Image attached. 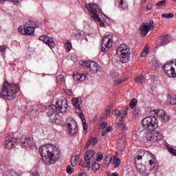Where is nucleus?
Here are the masks:
<instances>
[{"label":"nucleus","instance_id":"nucleus-1","mask_svg":"<svg viewBox=\"0 0 176 176\" xmlns=\"http://www.w3.org/2000/svg\"><path fill=\"white\" fill-rule=\"evenodd\" d=\"M38 151L43 162L46 164H54L61 156L60 149L53 144L42 146Z\"/></svg>","mask_w":176,"mask_h":176},{"label":"nucleus","instance_id":"nucleus-2","mask_svg":"<svg viewBox=\"0 0 176 176\" xmlns=\"http://www.w3.org/2000/svg\"><path fill=\"white\" fill-rule=\"evenodd\" d=\"M19 91H20V88L17 87V85L6 81L0 88V97L3 100H14Z\"/></svg>","mask_w":176,"mask_h":176},{"label":"nucleus","instance_id":"nucleus-3","mask_svg":"<svg viewBox=\"0 0 176 176\" xmlns=\"http://www.w3.org/2000/svg\"><path fill=\"white\" fill-rule=\"evenodd\" d=\"M116 53L120 56V60L122 64L129 63L130 60V56H131V52L130 51V47L126 44H121L117 47Z\"/></svg>","mask_w":176,"mask_h":176},{"label":"nucleus","instance_id":"nucleus-4","mask_svg":"<svg viewBox=\"0 0 176 176\" xmlns=\"http://www.w3.org/2000/svg\"><path fill=\"white\" fill-rule=\"evenodd\" d=\"M35 28H38V24L35 21H29L26 23V24L23 28L20 26L18 29L19 34L22 35H34L35 32Z\"/></svg>","mask_w":176,"mask_h":176},{"label":"nucleus","instance_id":"nucleus-5","mask_svg":"<svg viewBox=\"0 0 176 176\" xmlns=\"http://www.w3.org/2000/svg\"><path fill=\"white\" fill-rule=\"evenodd\" d=\"M144 129H147L148 131H155L159 127V122L155 116H149L145 118L142 122Z\"/></svg>","mask_w":176,"mask_h":176},{"label":"nucleus","instance_id":"nucleus-6","mask_svg":"<svg viewBox=\"0 0 176 176\" xmlns=\"http://www.w3.org/2000/svg\"><path fill=\"white\" fill-rule=\"evenodd\" d=\"M87 9L89 10L90 14L91 15V17L94 19V20H97L100 22V26H104V22L101 21V18H100V14H102V12L101 10L98 9L97 7V4L93 3V4H87Z\"/></svg>","mask_w":176,"mask_h":176},{"label":"nucleus","instance_id":"nucleus-7","mask_svg":"<svg viewBox=\"0 0 176 176\" xmlns=\"http://www.w3.org/2000/svg\"><path fill=\"white\" fill-rule=\"evenodd\" d=\"M57 109V113L60 112H67V109L68 108V100L65 98H63L58 100L56 101V104Z\"/></svg>","mask_w":176,"mask_h":176},{"label":"nucleus","instance_id":"nucleus-8","mask_svg":"<svg viewBox=\"0 0 176 176\" xmlns=\"http://www.w3.org/2000/svg\"><path fill=\"white\" fill-rule=\"evenodd\" d=\"M113 41H112V36L107 35L103 38L102 40L101 44V50L102 52H108L111 47H112V45Z\"/></svg>","mask_w":176,"mask_h":176},{"label":"nucleus","instance_id":"nucleus-9","mask_svg":"<svg viewBox=\"0 0 176 176\" xmlns=\"http://www.w3.org/2000/svg\"><path fill=\"white\" fill-rule=\"evenodd\" d=\"M164 72L169 76V78H176V63L175 67L171 63H166L163 67Z\"/></svg>","mask_w":176,"mask_h":176},{"label":"nucleus","instance_id":"nucleus-10","mask_svg":"<svg viewBox=\"0 0 176 176\" xmlns=\"http://www.w3.org/2000/svg\"><path fill=\"white\" fill-rule=\"evenodd\" d=\"M35 145L34 138L30 136H25L21 139V147L22 148H32Z\"/></svg>","mask_w":176,"mask_h":176},{"label":"nucleus","instance_id":"nucleus-11","mask_svg":"<svg viewBox=\"0 0 176 176\" xmlns=\"http://www.w3.org/2000/svg\"><path fill=\"white\" fill-rule=\"evenodd\" d=\"M76 113L78 116H80V118L81 119L82 122V127L84 130V133L85 134H87V129H89V126L87 125V123H86V119L85 118V114H83V111L81 109V107H76Z\"/></svg>","mask_w":176,"mask_h":176},{"label":"nucleus","instance_id":"nucleus-12","mask_svg":"<svg viewBox=\"0 0 176 176\" xmlns=\"http://www.w3.org/2000/svg\"><path fill=\"white\" fill-rule=\"evenodd\" d=\"M16 138L12 137L11 135H8L6 138V141L4 142V148L6 149H12L16 146Z\"/></svg>","mask_w":176,"mask_h":176},{"label":"nucleus","instance_id":"nucleus-13","mask_svg":"<svg viewBox=\"0 0 176 176\" xmlns=\"http://www.w3.org/2000/svg\"><path fill=\"white\" fill-rule=\"evenodd\" d=\"M39 41H41V42H44L50 49H53L54 47V41H53V38L52 37H49L47 36H41L39 37Z\"/></svg>","mask_w":176,"mask_h":176},{"label":"nucleus","instance_id":"nucleus-14","mask_svg":"<svg viewBox=\"0 0 176 176\" xmlns=\"http://www.w3.org/2000/svg\"><path fill=\"white\" fill-rule=\"evenodd\" d=\"M155 26L154 25H148L147 24L142 23L140 27V31L142 35H144V36H146L148 35V33L151 31V30L153 29Z\"/></svg>","mask_w":176,"mask_h":176},{"label":"nucleus","instance_id":"nucleus-15","mask_svg":"<svg viewBox=\"0 0 176 176\" xmlns=\"http://www.w3.org/2000/svg\"><path fill=\"white\" fill-rule=\"evenodd\" d=\"M73 78L75 80H77L78 82H83V80H86L87 78V73L82 74L76 72L73 74Z\"/></svg>","mask_w":176,"mask_h":176},{"label":"nucleus","instance_id":"nucleus-16","mask_svg":"<svg viewBox=\"0 0 176 176\" xmlns=\"http://www.w3.org/2000/svg\"><path fill=\"white\" fill-rule=\"evenodd\" d=\"M94 155H96V152L93 150H89L88 151H86L84 158L85 162H87V164L89 166V164H91V158H93L94 157Z\"/></svg>","mask_w":176,"mask_h":176},{"label":"nucleus","instance_id":"nucleus-17","mask_svg":"<svg viewBox=\"0 0 176 176\" xmlns=\"http://www.w3.org/2000/svg\"><path fill=\"white\" fill-rule=\"evenodd\" d=\"M156 113L157 118L162 120V122H167L168 120V116L164 113V110L163 109H158L156 110Z\"/></svg>","mask_w":176,"mask_h":176},{"label":"nucleus","instance_id":"nucleus-18","mask_svg":"<svg viewBox=\"0 0 176 176\" xmlns=\"http://www.w3.org/2000/svg\"><path fill=\"white\" fill-rule=\"evenodd\" d=\"M115 5L118 6V8L120 10H127V8H129V5L124 0H117L115 2Z\"/></svg>","mask_w":176,"mask_h":176},{"label":"nucleus","instance_id":"nucleus-19","mask_svg":"<svg viewBox=\"0 0 176 176\" xmlns=\"http://www.w3.org/2000/svg\"><path fill=\"white\" fill-rule=\"evenodd\" d=\"M89 69L93 74H98V72H101V67H100V65L96 62H91Z\"/></svg>","mask_w":176,"mask_h":176},{"label":"nucleus","instance_id":"nucleus-20","mask_svg":"<svg viewBox=\"0 0 176 176\" xmlns=\"http://www.w3.org/2000/svg\"><path fill=\"white\" fill-rule=\"evenodd\" d=\"M151 159L149 160L150 167L151 168H155V170H157L159 167V162H157V160H156V157L151 155Z\"/></svg>","mask_w":176,"mask_h":176},{"label":"nucleus","instance_id":"nucleus-21","mask_svg":"<svg viewBox=\"0 0 176 176\" xmlns=\"http://www.w3.org/2000/svg\"><path fill=\"white\" fill-rule=\"evenodd\" d=\"M48 116H50V118H51L52 116H53V115H54V116H56V114L54 113H57V107L56 105H50L48 107V111H47Z\"/></svg>","mask_w":176,"mask_h":176},{"label":"nucleus","instance_id":"nucleus-22","mask_svg":"<svg viewBox=\"0 0 176 176\" xmlns=\"http://www.w3.org/2000/svg\"><path fill=\"white\" fill-rule=\"evenodd\" d=\"M98 142V139H97V138L91 137V138L89 139L87 143L86 144L85 148L88 149L90 145H93V146H94V145H97Z\"/></svg>","mask_w":176,"mask_h":176},{"label":"nucleus","instance_id":"nucleus-23","mask_svg":"<svg viewBox=\"0 0 176 176\" xmlns=\"http://www.w3.org/2000/svg\"><path fill=\"white\" fill-rule=\"evenodd\" d=\"M168 38H169L168 35L162 36L160 38V41H161L160 42V44L158 45V46H164L165 45H168Z\"/></svg>","mask_w":176,"mask_h":176},{"label":"nucleus","instance_id":"nucleus-24","mask_svg":"<svg viewBox=\"0 0 176 176\" xmlns=\"http://www.w3.org/2000/svg\"><path fill=\"white\" fill-rule=\"evenodd\" d=\"M67 130L71 135H76L78 134V128L72 129V124L71 123L67 124Z\"/></svg>","mask_w":176,"mask_h":176},{"label":"nucleus","instance_id":"nucleus-25","mask_svg":"<svg viewBox=\"0 0 176 176\" xmlns=\"http://www.w3.org/2000/svg\"><path fill=\"white\" fill-rule=\"evenodd\" d=\"M72 102L75 108H79L82 104V99L79 98H73L72 99Z\"/></svg>","mask_w":176,"mask_h":176},{"label":"nucleus","instance_id":"nucleus-26","mask_svg":"<svg viewBox=\"0 0 176 176\" xmlns=\"http://www.w3.org/2000/svg\"><path fill=\"white\" fill-rule=\"evenodd\" d=\"M154 142H160V141L163 140V136L162 135V133H160V132L159 131H156L154 133Z\"/></svg>","mask_w":176,"mask_h":176},{"label":"nucleus","instance_id":"nucleus-27","mask_svg":"<svg viewBox=\"0 0 176 176\" xmlns=\"http://www.w3.org/2000/svg\"><path fill=\"white\" fill-rule=\"evenodd\" d=\"M111 162H112V156L111 155V154H107L103 162L104 164H105L106 166H109Z\"/></svg>","mask_w":176,"mask_h":176},{"label":"nucleus","instance_id":"nucleus-28","mask_svg":"<svg viewBox=\"0 0 176 176\" xmlns=\"http://www.w3.org/2000/svg\"><path fill=\"white\" fill-rule=\"evenodd\" d=\"M135 80L138 85H144V82H145V78H144V76H140L136 77Z\"/></svg>","mask_w":176,"mask_h":176},{"label":"nucleus","instance_id":"nucleus-29","mask_svg":"<svg viewBox=\"0 0 176 176\" xmlns=\"http://www.w3.org/2000/svg\"><path fill=\"white\" fill-rule=\"evenodd\" d=\"M137 104H138V100L135 98H133L129 103V108L134 109V108L137 107Z\"/></svg>","mask_w":176,"mask_h":176},{"label":"nucleus","instance_id":"nucleus-30","mask_svg":"<svg viewBox=\"0 0 176 176\" xmlns=\"http://www.w3.org/2000/svg\"><path fill=\"white\" fill-rule=\"evenodd\" d=\"M152 131H150L148 133L146 134V138L147 141H153L155 142V133H152Z\"/></svg>","mask_w":176,"mask_h":176},{"label":"nucleus","instance_id":"nucleus-31","mask_svg":"<svg viewBox=\"0 0 176 176\" xmlns=\"http://www.w3.org/2000/svg\"><path fill=\"white\" fill-rule=\"evenodd\" d=\"M78 166H81V167H84V168H88L89 170L90 168V164L88 165L87 164V161H85L83 160H80V163Z\"/></svg>","mask_w":176,"mask_h":176},{"label":"nucleus","instance_id":"nucleus-32","mask_svg":"<svg viewBox=\"0 0 176 176\" xmlns=\"http://www.w3.org/2000/svg\"><path fill=\"white\" fill-rule=\"evenodd\" d=\"M3 176H21V175L17 173L10 172L8 170L4 173Z\"/></svg>","mask_w":176,"mask_h":176},{"label":"nucleus","instance_id":"nucleus-33","mask_svg":"<svg viewBox=\"0 0 176 176\" xmlns=\"http://www.w3.org/2000/svg\"><path fill=\"white\" fill-rule=\"evenodd\" d=\"M169 104L170 105H175L176 104V96L175 95H171L169 98Z\"/></svg>","mask_w":176,"mask_h":176},{"label":"nucleus","instance_id":"nucleus-34","mask_svg":"<svg viewBox=\"0 0 176 176\" xmlns=\"http://www.w3.org/2000/svg\"><path fill=\"white\" fill-rule=\"evenodd\" d=\"M111 76L114 79L113 83L115 86H118V85H120V83L123 82V80L119 79L118 78H116V77H113V74H111Z\"/></svg>","mask_w":176,"mask_h":176},{"label":"nucleus","instance_id":"nucleus-35","mask_svg":"<svg viewBox=\"0 0 176 176\" xmlns=\"http://www.w3.org/2000/svg\"><path fill=\"white\" fill-rule=\"evenodd\" d=\"M79 155H76L74 159L72 158V166L73 167H75V166H76V164H78V162L79 161Z\"/></svg>","mask_w":176,"mask_h":176},{"label":"nucleus","instance_id":"nucleus-36","mask_svg":"<svg viewBox=\"0 0 176 176\" xmlns=\"http://www.w3.org/2000/svg\"><path fill=\"white\" fill-rule=\"evenodd\" d=\"M92 170L93 171H97L98 170H100V164H98L97 162H95L92 164Z\"/></svg>","mask_w":176,"mask_h":176},{"label":"nucleus","instance_id":"nucleus-37","mask_svg":"<svg viewBox=\"0 0 176 176\" xmlns=\"http://www.w3.org/2000/svg\"><path fill=\"white\" fill-rule=\"evenodd\" d=\"M162 17L164 19H173L174 17V14L170 12V13H166V14H162Z\"/></svg>","mask_w":176,"mask_h":176},{"label":"nucleus","instance_id":"nucleus-38","mask_svg":"<svg viewBox=\"0 0 176 176\" xmlns=\"http://www.w3.org/2000/svg\"><path fill=\"white\" fill-rule=\"evenodd\" d=\"M114 162V167L116 168L120 166V163H122V161H120V159L116 157L115 160H113Z\"/></svg>","mask_w":176,"mask_h":176},{"label":"nucleus","instance_id":"nucleus-39","mask_svg":"<svg viewBox=\"0 0 176 176\" xmlns=\"http://www.w3.org/2000/svg\"><path fill=\"white\" fill-rule=\"evenodd\" d=\"M153 64L155 69H159V68H160L161 64H160V62L159 60H154Z\"/></svg>","mask_w":176,"mask_h":176},{"label":"nucleus","instance_id":"nucleus-40","mask_svg":"<svg viewBox=\"0 0 176 176\" xmlns=\"http://www.w3.org/2000/svg\"><path fill=\"white\" fill-rule=\"evenodd\" d=\"M168 152L170 153L171 155H173L174 156H176V150L174 149L173 147L168 146L167 148Z\"/></svg>","mask_w":176,"mask_h":176},{"label":"nucleus","instance_id":"nucleus-41","mask_svg":"<svg viewBox=\"0 0 176 176\" xmlns=\"http://www.w3.org/2000/svg\"><path fill=\"white\" fill-rule=\"evenodd\" d=\"M91 65V62L90 61H85V62H82V63L81 64L82 67H86V68H90Z\"/></svg>","mask_w":176,"mask_h":176},{"label":"nucleus","instance_id":"nucleus-42","mask_svg":"<svg viewBox=\"0 0 176 176\" xmlns=\"http://www.w3.org/2000/svg\"><path fill=\"white\" fill-rule=\"evenodd\" d=\"M75 170L71 167V165H68L66 169L67 174H72Z\"/></svg>","mask_w":176,"mask_h":176},{"label":"nucleus","instance_id":"nucleus-43","mask_svg":"<svg viewBox=\"0 0 176 176\" xmlns=\"http://www.w3.org/2000/svg\"><path fill=\"white\" fill-rule=\"evenodd\" d=\"M104 159V155H102V153H97L96 162H100V160H102Z\"/></svg>","mask_w":176,"mask_h":176},{"label":"nucleus","instance_id":"nucleus-44","mask_svg":"<svg viewBox=\"0 0 176 176\" xmlns=\"http://www.w3.org/2000/svg\"><path fill=\"white\" fill-rule=\"evenodd\" d=\"M72 49V44H71L70 42H67L66 43V50H67V52H70Z\"/></svg>","mask_w":176,"mask_h":176},{"label":"nucleus","instance_id":"nucleus-45","mask_svg":"<svg viewBox=\"0 0 176 176\" xmlns=\"http://www.w3.org/2000/svg\"><path fill=\"white\" fill-rule=\"evenodd\" d=\"M119 120V122H118V126H119V127L120 129H122V125L123 124V119H124V117L121 116V118H118Z\"/></svg>","mask_w":176,"mask_h":176},{"label":"nucleus","instance_id":"nucleus-46","mask_svg":"<svg viewBox=\"0 0 176 176\" xmlns=\"http://www.w3.org/2000/svg\"><path fill=\"white\" fill-rule=\"evenodd\" d=\"M166 2H167V0H162L157 3L156 5L157 6H160V8H162V6H164V4L166 3Z\"/></svg>","mask_w":176,"mask_h":176},{"label":"nucleus","instance_id":"nucleus-47","mask_svg":"<svg viewBox=\"0 0 176 176\" xmlns=\"http://www.w3.org/2000/svg\"><path fill=\"white\" fill-rule=\"evenodd\" d=\"M8 1H10V2H13L14 3H19V0H0V3L3 5Z\"/></svg>","mask_w":176,"mask_h":176},{"label":"nucleus","instance_id":"nucleus-48","mask_svg":"<svg viewBox=\"0 0 176 176\" xmlns=\"http://www.w3.org/2000/svg\"><path fill=\"white\" fill-rule=\"evenodd\" d=\"M148 55V48L144 47V51L141 53L142 57H146Z\"/></svg>","mask_w":176,"mask_h":176},{"label":"nucleus","instance_id":"nucleus-49","mask_svg":"<svg viewBox=\"0 0 176 176\" xmlns=\"http://www.w3.org/2000/svg\"><path fill=\"white\" fill-rule=\"evenodd\" d=\"M113 115H116L118 116L117 119H119L120 118V115H122V112L118 109H116L113 112Z\"/></svg>","mask_w":176,"mask_h":176},{"label":"nucleus","instance_id":"nucleus-50","mask_svg":"<svg viewBox=\"0 0 176 176\" xmlns=\"http://www.w3.org/2000/svg\"><path fill=\"white\" fill-rule=\"evenodd\" d=\"M140 174H142V175H144V176L149 175V170H148L141 171V169H140Z\"/></svg>","mask_w":176,"mask_h":176},{"label":"nucleus","instance_id":"nucleus-51","mask_svg":"<svg viewBox=\"0 0 176 176\" xmlns=\"http://www.w3.org/2000/svg\"><path fill=\"white\" fill-rule=\"evenodd\" d=\"M129 109H130V107H126L125 110L122 113V118H123V116H126V115L129 114Z\"/></svg>","mask_w":176,"mask_h":176},{"label":"nucleus","instance_id":"nucleus-52","mask_svg":"<svg viewBox=\"0 0 176 176\" xmlns=\"http://www.w3.org/2000/svg\"><path fill=\"white\" fill-rule=\"evenodd\" d=\"M56 80H57V82H61V80H64V76H63V75H58V76L56 77Z\"/></svg>","mask_w":176,"mask_h":176},{"label":"nucleus","instance_id":"nucleus-53","mask_svg":"<svg viewBox=\"0 0 176 176\" xmlns=\"http://www.w3.org/2000/svg\"><path fill=\"white\" fill-rule=\"evenodd\" d=\"M132 112H133V115H137L140 112V109H138L137 107L133 108V110Z\"/></svg>","mask_w":176,"mask_h":176},{"label":"nucleus","instance_id":"nucleus-54","mask_svg":"<svg viewBox=\"0 0 176 176\" xmlns=\"http://www.w3.org/2000/svg\"><path fill=\"white\" fill-rule=\"evenodd\" d=\"M65 93L67 95V96H72V91L70 89H65Z\"/></svg>","mask_w":176,"mask_h":176},{"label":"nucleus","instance_id":"nucleus-55","mask_svg":"<svg viewBox=\"0 0 176 176\" xmlns=\"http://www.w3.org/2000/svg\"><path fill=\"white\" fill-rule=\"evenodd\" d=\"M0 52H3L5 53L6 52V45H3L0 47Z\"/></svg>","mask_w":176,"mask_h":176},{"label":"nucleus","instance_id":"nucleus-56","mask_svg":"<svg viewBox=\"0 0 176 176\" xmlns=\"http://www.w3.org/2000/svg\"><path fill=\"white\" fill-rule=\"evenodd\" d=\"M126 142V137L122 136L120 140V144H124Z\"/></svg>","mask_w":176,"mask_h":176},{"label":"nucleus","instance_id":"nucleus-57","mask_svg":"<svg viewBox=\"0 0 176 176\" xmlns=\"http://www.w3.org/2000/svg\"><path fill=\"white\" fill-rule=\"evenodd\" d=\"M81 37H82V32H78L77 34H76V39H80Z\"/></svg>","mask_w":176,"mask_h":176},{"label":"nucleus","instance_id":"nucleus-58","mask_svg":"<svg viewBox=\"0 0 176 176\" xmlns=\"http://www.w3.org/2000/svg\"><path fill=\"white\" fill-rule=\"evenodd\" d=\"M112 130H113V129L112 126H108V127L105 129L106 132H107V133H109V132L112 131Z\"/></svg>","mask_w":176,"mask_h":176},{"label":"nucleus","instance_id":"nucleus-59","mask_svg":"<svg viewBox=\"0 0 176 176\" xmlns=\"http://www.w3.org/2000/svg\"><path fill=\"white\" fill-rule=\"evenodd\" d=\"M106 116H109V115H111V106H109V108L108 110H106Z\"/></svg>","mask_w":176,"mask_h":176},{"label":"nucleus","instance_id":"nucleus-60","mask_svg":"<svg viewBox=\"0 0 176 176\" xmlns=\"http://www.w3.org/2000/svg\"><path fill=\"white\" fill-rule=\"evenodd\" d=\"M33 176H39V173L37 170H34L32 172Z\"/></svg>","mask_w":176,"mask_h":176},{"label":"nucleus","instance_id":"nucleus-61","mask_svg":"<svg viewBox=\"0 0 176 176\" xmlns=\"http://www.w3.org/2000/svg\"><path fill=\"white\" fill-rule=\"evenodd\" d=\"M121 129L122 130H127V126H126V124H123L122 126H121Z\"/></svg>","mask_w":176,"mask_h":176},{"label":"nucleus","instance_id":"nucleus-62","mask_svg":"<svg viewBox=\"0 0 176 176\" xmlns=\"http://www.w3.org/2000/svg\"><path fill=\"white\" fill-rule=\"evenodd\" d=\"M107 126H108V123L104 122L102 124V129H105V127H107Z\"/></svg>","mask_w":176,"mask_h":176},{"label":"nucleus","instance_id":"nucleus-63","mask_svg":"<svg viewBox=\"0 0 176 176\" xmlns=\"http://www.w3.org/2000/svg\"><path fill=\"white\" fill-rule=\"evenodd\" d=\"M147 10H152V4H148L147 5Z\"/></svg>","mask_w":176,"mask_h":176},{"label":"nucleus","instance_id":"nucleus-64","mask_svg":"<svg viewBox=\"0 0 176 176\" xmlns=\"http://www.w3.org/2000/svg\"><path fill=\"white\" fill-rule=\"evenodd\" d=\"M111 176H119V173H113L111 174Z\"/></svg>","mask_w":176,"mask_h":176}]
</instances>
